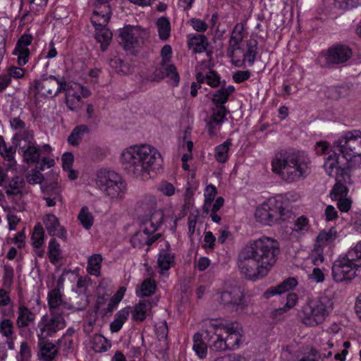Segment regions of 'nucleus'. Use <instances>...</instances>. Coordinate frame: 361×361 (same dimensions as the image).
I'll return each mask as SVG.
<instances>
[{
  "label": "nucleus",
  "mask_w": 361,
  "mask_h": 361,
  "mask_svg": "<svg viewBox=\"0 0 361 361\" xmlns=\"http://www.w3.org/2000/svg\"><path fill=\"white\" fill-rule=\"evenodd\" d=\"M280 253L277 240L262 237L249 240L239 251L237 266L247 279L256 281L267 276Z\"/></svg>",
  "instance_id": "1"
},
{
  "label": "nucleus",
  "mask_w": 361,
  "mask_h": 361,
  "mask_svg": "<svg viewBox=\"0 0 361 361\" xmlns=\"http://www.w3.org/2000/svg\"><path fill=\"white\" fill-rule=\"evenodd\" d=\"M125 169L135 178L146 180L162 167L160 152L147 144L135 145L125 149L121 154Z\"/></svg>",
  "instance_id": "2"
},
{
  "label": "nucleus",
  "mask_w": 361,
  "mask_h": 361,
  "mask_svg": "<svg viewBox=\"0 0 361 361\" xmlns=\"http://www.w3.org/2000/svg\"><path fill=\"white\" fill-rule=\"evenodd\" d=\"M311 161L303 151L281 152L272 160V171L289 183L305 179L311 171Z\"/></svg>",
  "instance_id": "3"
},
{
  "label": "nucleus",
  "mask_w": 361,
  "mask_h": 361,
  "mask_svg": "<svg viewBox=\"0 0 361 361\" xmlns=\"http://www.w3.org/2000/svg\"><path fill=\"white\" fill-rule=\"evenodd\" d=\"M334 302L326 291L309 299L302 307L300 317L302 324L307 326L322 324L331 314Z\"/></svg>",
  "instance_id": "4"
},
{
  "label": "nucleus",
  "mask_w": 361,
  "mask_h": 361,
  "mask_svg": "<svg viewBox=\"0 0 361 361\" xmlns=\"http://www.w3.org/2000/svg\"><path fill=\"white\" fill-rule=\"evenodd\" d=\"M96 184L111 199L122 198L127 190L126 183L119 174L106 169L98 171Z\"/></svg>",
  "instance_id": "5"
},
{
  "label": "nucleus",
  "mask_w": 361,
  "mask_h": 361,
  "mask_svg": "<svg viewBox=\"0 0 361 361\" xmlns=\"http://www.w3.org/2000/svg\"><path fill=\"white\" fill-rule=\"evenodd\" d=\"M290 214L281 200L271 198L257 208L255 216L257 221L271 226L279 221H285Z\"/></svg>",
  "instance_id": "6"
},
{
  "label": "nucleus",
  "mask_w": 361,
  "mask_h": 361,
  "mask_svg": "<svg viewBox=\"0 0 361 361\" xmlns=\"http://www.w3.org/2000/svg\"><path fill=\"white\" fill-rule=\"evenodd\" d=\"M333 147L343 154L348 161L358 158L361 161V133L347 132L343 137L334 142Z\"/></svg>",
  "instance_id": "7"
},
{
  "label": "nucleus",
  "mask_w": 361,
  "mask_h": 361,
  "mask_svg": "<svg viewBox=\"0 0 361 361\" xmlns=\"http://www.w3.org/2000/svg\"><path fill=\"white\" fill-rule=\"evenodd\" d=\"M66 321L61 312H50V315H44L38 324L39 332L37 334L39 340H44L54 336L56 332L63 329Z\"/></svg>",
  "instance_id": "8"
},
{
  "label": "nucleus",
  "mask_w": 361,
  "mask_h": 361,
  "mask_svg": "<svg viewBox=\"0 0 361 361\" xmlns=\"http://www.w3.org/2000/svg\"><path fill=\"white\" fill-rule=\"evenodd\" d=\"M66 82L63 78L54 75L42 76L34 81L33 87L38 94L47 98H53L66 89Z\"/></svg>",
  "instance_id": "9"
},
{
  "label": "nucleus",
  "mask_w": 361,
  "mask_h": 361,
  "mask_svg": "<svg viewBox=\"0 0 361 361\" xmlns=\"http://www.w3.org/2000/svg\"><path fill=\"white\" fill-rule=\"evenodd\" d=\"M205 339L209 349L213 352L220 353L228 350L224 334L219 327V323L213 320L204 322Z\"/></svg>",
  "instance_id": "10"
},
{
  "label": "nucleus",
  "mask_w": 361,
  "mask_h": 361,
  "mask_svg": "<svg viewBox=\"0 0 361 361\" xmlns=\"http://www.w3.org/2000/svg\"><path fill=\"white\" fill-rule=\"evenodd\" d=\"M164 214L161 210H156L152 212L149 218L144 223L145 228L138 231L131 238L130 242L134 247L140 248L147 245V233L156 231L162 224Z\"/></svg>",
  "instance_id": "11"
},
{
  "label": "nucleus",
  "mask_w": 361,
  "mask_h": 361,
  "mask_svg": "<svg viewBox=\"0 0 361 361\" xmlns=\"http://www.w3.org/2000/svg\"><path fill=\"white\" fill-rule=\"evenodd\" d=\"M218 301L237 312H242L247 307L243 290L240 287H231L218 295Z\"/></svg>",
  "instance_id": "12"
},
{
  "label": "nucleus",
  "mask_w": 361,
  "mask_h": 361,
  "mask_svg": "<svg viewBox=\"0 0 361 361\" xmlns=\"http://www.w3.org/2000/svg\"><path fill=\"white\" fill-rule=\"evenodd\" d=\"M360 267L349 261L345 256L339 257L333 264L332 276L335 281H350L357 276Z\"/></svg>",
  "instance_id": "13"
},
{
  "label": "nucleus",
  "mask_w": 361,
  "mask_h": 361,
  "mask_svg": "<svg viewBox=\"0 0 361 361\" xmlns=\"http://www.w3.org/2000/svg\"><path fill=\"white\" fill-rule=\"evenodd\" d=\"M121 44L126 51L140 47L147 36V32L139 26H128L121 32Z\"/></svg>",
  "instance_id": "14"
},
{
  "label": "nucleus",
  "mask_w": 361,
  "mask_h": 361,
  "mask_svg": "<svg viewBox=\"0 0 361 361\" xmlns=\"http://www.w3.org/2000/svg\"><path fill=\"white\" fill-rule=\"evenodd\" d=\"M351 56V51L345 46H336L322 52L318 61L322 66L339 64L345 62Z\"/></svg>",
  "instance_id": "15"
},
{
  "label": "nucleus",
  "mask_w": 361,
  "mask_h": 361,
  "mask_svg": "<svg viewBox=\"0 0 361 361\" xmlns=\"http://www.w3.org/2000/svg\"><path fill=\"white\" fill-rule=\"evenodd\" d=\"M219 327L226 336L225 340L227 343L228 350H234L239 348L243 342V331L242 326L237 322L229 324L219 323Z\"/></svg>",
  "instance_id": "16"
},
{
  "label": "nucleus",
  "mask_w": 361,
  "mask_h": 361,
  "mask_svg": "<svg viewBox=\"0 0 361 361\" xmlns=\"http://www.w3.org/2000/svg\"><path fill=\"white\" fill-rule=\"evenodd\" d=\"M63 278L59 277L56 282V286L48 293V305L50 312L62 313L66 303L62 300V289L63 288Z\"/></svg>",
  "instance_id": "17"
},
{
  "label": "nucleus",
  "mask_w": 361,
  "mask_h": 361,
  "mask_svg": "<svg viewBox=\"0 0 361 361\" xmlns=\"http://www.w3.org/2000/svg\"><path fill=\"white\" fill-rule=\"evenodd\" d=\"M228 113V111L224 105H216L212 109V114L207 122L208 131L211 136L216 135Z\"/></svg>",
  "instance_id": "18"
},
{
  "label": "nucleus",
  "mask_w": 361,
  "mask_h": 361,
  "mask_svg": "<svg viewBox=\"0 0 361 361\" xmlns=\"http://www.w3.org/2000/svg\"><path fill=\"white\" fill-rule=\"evenodd\" d=\"M33 37L30 34H23L18 40L16 47L13 51L14 55L18 56V63L20 66L25 65L29 59L30 49Z\"/></svg>",
  "instance_id": "19"
},
{
  "label": "nucleus",
  "mask_w": 361,
  "mask_h": 361,
  "mask_svg": "<svg viewBox=\"0 0 361 361\" xmlns=\"http://www.w3.org/2000/svg\"><path fill=\"white\" fill-rule=\"evenodd\" d=\"M324 168L329 176H335L338 179L339 172L342 176L343 168L340 161V154L334 151H329L325 157H324Z\"/></svg>",
  "instance_id": "20"
},
{
  "label": "nucleus",
  "mask_w": 361,
  "mask_h": 361,
  "mask_svg": "<svg viewBox=\"0 0 361 361\" xmlns=\"http://www.w3.org/2000/svg\"><path fill=\"white\" fill-rule=\"evenodd\" d=\"M42 221L48 233L51 236H57L64 240H66V230L61 225L59 218L54 214H45L42 218Z\"/></svg>",
  "instance_id": "21"
},
{
  "label": "nucleus",
  "mask_w": 361,
  "mask_h": 361,
  "mask_svg": "<svg viewBox=\"0 0 361 361\" xmlns=\"http://www.w3.org/2000/svg\"><path fill=\"white\" fill-rule=\"evenodd\" d=\"M154 79L160 81L164 78H169L174 85H178L179 82V75L176 68L173 64L169 63H160L159 67L154 72Z\"/></svg>",
  "instance_id": "22"
},
{
  "label": "nucleus",
  "mask_w": 361,
  "mask_h": 361,
  "mask_svg": "<svg viewBox=\"0 0 361 361\" xmlns=\"http://www.w3.org/2000/svg\"><path fill=\"white\" fill-rule=\"evenodd\" d=\"M96 9L93 11L91 22L96 28L106 27L111 17V8L109 5L96 6Z\"/></svg>",
  "instance_id": "23"
},
{
  "label": "nucleus",
  "mask_w": 361,
  "mask_h": 361,
  "mask_svg": "<svg viewBox=\"0 0 361 361\" xmlns=\"http://www.w3.org/2000/svg\"><path fill=\"white\" fill-rule=\"evenodd\" d=\"M157 264L160 269V274H164L171 267L175 264L174 254L170 250L168 243L166 244V249L160 250L157 257Z\"/></svg>",
  "instance_id": "24"
},
{
  "label": "nucleus",
  "mask_w": 361,
  "mask_h": 361,
  "mask_svg": "<svg viewBox=\"0 0 361 361\" xmlns=\"http://www.w3.org/2000/svg\"><path fill=\"white\" fill-rule=\"evenodd\" d=\"M338 237V234L335 227L324 229L317 236L314 245L324 250L326 246L334 243Z\"/></svg>",
  "instance_id": "25"
},
{
  "label": "nucleus",
  "mask_w": 361,
  "mask_h": 361,
  "mask_svg": "<svg viewBox=\"0 0 361 361\" xmlns=\"http://www.w3.org/2000/svg\"><path fill=\"white\" fill-rule=\"evenodd\" d=\"M20 150L23 152V159L28 164H35L39 162L40 149L35 145H24L20 143Z\"/></svg>",
  "instance_id": "26"
},
{
  "label": "nucleus",
  "mask_w": 361,
  "mask_h": 361,
  "mask_svg": "<svg viewBox=\"0 0 361 361\" xmlns=\"http://www.w3.org/2000/svg\"><path fill=\"white\" fill-rule=\"evenodd\" d=\"M152 303L149 300H142L136 304L132 311V318L136 322H143L151 313Z\"/></svg>",
  "instance_id": "27"
},
{
  "label": "nucleus",
  "mask_w": 361,
  "mask_h": 361,
  "mask_svg": "<svg viewBox=\"0 0 361 361\" xmlns=\"http://www.w3.org/2000/svg\"><path fill=\"white\" fill-rule=\"evenodd\" d=\"M39 357L42 361H53L58 353V348L52 343L39 340Z\"/></svg>",
  "instance_id": "28"
},
{
  "label": "nucleus",
  "mask_w": 361,
  "mask_h": 361,
  "mask_svg": "<svg viewBox=\"0 0 361 361\" xmlns=\"http://www.w3.org/2000/svg\"><path fill=\"white\" fill-rule=\"evenodd\" d=\"M48 0H21L20 9L24 11L23 18L30 13L37 14L47 6Z\"/></svg>",
  "instance_id": "29"
},
{
  "label": "nucleus",
  "mask_w": 361,
  "mask_h": 361,
  "mask_svg": "<svg viewBox=\"0 0 361 361\" xmlns=\"http://www.w3.org/2000/svg\"><path fill=\"white\" fill-rule=\"evenodd\" d=\"M17 314L16 325L19 329L28 326L35 319V313L24 305L19 306Z\"/></svg>",
  "instance_id": "30"
},
{
  "label": "nucleus",
  "mask_w": 361,
  "mask_h": 361,
  "mask_svg": "<svg viewBox=\"0 0 361 361\" xmlns=\"http://www.w3.org/2000/svg\"><path fill=\"white\" fill-rule=\"evenodd\" d=\"M65 87L62 92H66V103L68 108L71 111H78L82 106L80 95L75 93L67 83Z\"/></svg>",
  "instance_id": "31"
},
{
  "label": "nucleus",
  "mask_w": 361,
  "mask_h": 361,
  "mask_svg": "<svg viewBox=\"0 0 361 361\" xmlns=\"http://www.w3.org/2000/svg\"><path fill=\"white\" fill-rule=\"evenodd\" d=\"M188 48L194 53H202L209 45L207 37L203 35L189 36L188 40Z\"/></svg>",
  "instance_id": "32"
},
{
  "label": "nucleus",
  "mask_w": 361,
  "mask_h": 361,
  "mask_svg": "<svg viewBox=\"0 0 361 361\" xmlns=\"http://www.w3.org/2000/svg\"><path fill=\"white\" fill-rule=\"evenodd\" d=\"M24 185V180L18 176L14 175L11 179L8 178L2 188L5 189L6 193L8 195H11L20 193Z\"/></svg>",
  "instance_id": "33"
},
{
  "label": "nucleus",
  "mask_w": 361,
  "mask_h": 361,
  "mask_svg": "<svg viewBox=\"0 0 361 361\" xmlns=\"http://www.w3.org/2000/svg\"><path fill=\"white\" fill-rule=\"evenodd\" d=\"M336 180L337 183L335 184L331 192V199L335 201L346 197L348 190L345 185L341 183V181L343 180L345 183H347L348 180H350V176L347 173H345L341 178L338 176V179Z\"/></svg>",
  "instance_id": "34"
},
{
  "label": "nucleus",
  "mask_w": 361,
  "mask_h": 361,
  "mask_svg": "<svg viewBox=\"0 0 361 361\" xmlns=\"http://www.w3.org/2000/svg\"><path fill=\"white\" fill-rule=\"evenodd\" d=\"M0 153L6 161L7 171H16V161L14 159L16 149L12 146L7 147L3 142L0 144Z\"/></svg>",
  "instance_id": "35"
},
{
  "label": "nucleus",
  "mask_w": 361,
  "mask_h": 361,
  "mask_svg": "<svg viewBox=\"0 0 361 361\" xmlns=\"http://www.w3.org/2000/svg\"><path fill=\"white\" fill-rule=\"evenodd\" d=\"M298 284L297 280L294 278H289L277 286L270 288L267 291L265 292L264 295L266 298L281 294L286 291H288L295 288Z\"/></svg>",
  "instance_id": "36"
},
{
  "label": "nucleus",
  "mask_w": 361,
  "mask_h": 361,
  "mask_svg": "<svg viewBox=\"0 0 361 361\" xmlns=\"http://www.w3.org/2000/svg\"><path fill=\"white\" fill-rule=\"evenodd\" d=\"M310 228L309 219L304 216H300L293 223L292 234L297 237L303 236L310 230Z\"/></svg>",
  "instance_id": "37"
},
{
  "label": "nucleus",
  "mask_w": 361,
  "mask_h": 361,
  "mask_svg": "<svg viewBox=\"0 0 361 361\" xmlns=\"http://www.w3.org/2000/svg\"><path fill=\"white\" fill-rule=\"evenodd\" d=\"M235 91L233 85L222 86L219 90L213 94L212 102L216 105H224L228 100V97Z\"/></svg>",
  "instance_id": "38"
},
{
  "label": "nucleus",
  "mask_w": 361,
  "mask_h": 361,
  "mask_svg": "<svg viewBox=\"0 0 361 361\" xmlns=\"http://www.w3.org/2000/svg\"><path fill=\"white\" fill-rule=\"evenodd\" d=\"M90 284V279L88 278H79L76 286L80 293V302L78 306L75 307V309L81 310L85 309L88 305L87 296L85 294L87 287Z\"/></svg>",
  "instance_id": "39"
},
{
  "label": "nucleus",
  "mask_w": 361,
  "mask_h": 361,
  "mask_svg": "<svg viewBox=\"0 0 361 361\" xmlns=\"http://www.w3.org/2000/svg\"><path fill=\"white\" fill-rule=\"evenodd\" d=\"M112 32L106 27L95 28V38L100 43L101 49L105 51L112 39Z\"/></svg>",
  "instance_id": "40"
},
{
  "label": "nucleus",
  "mask_w": 361,
  "mask_h": 361,
  "mask_svg": "<svg viewBox=\"0 0 361 361\" xmlns=\"http://www.w3.org/2000/svg\"><path fill=\"white\" fill-rule=\"evenodd\" d=\"M47 255L51 264H56L62 259V250L60 244L55 238L49 242Z\"/></svg>",
  "instance_id": "41"
},
{
  "label": "nucleus",
  "mask_w": 361,
  "mask_h": 361,
  "mask_svg": "<svg viewBox=\"0 0 361 361\" xmlns=\"http://www.w3.org/2000/svg\"><path fill=\"white\" fill-rule=\"evenodd\" d=\"M90 128L87 125L75 126L68 137V142L73 146H78L85 134L88 133Z\"/></svg>",
  "instance_id": "42"
},
{
  "label": "nucleus",
  "mask_w": 361,
  "mask_h": 361,
  "mask_svg": "<svg viewBox=\"0 0 361 361\" xmlns=\"http://www.w3.org/2000/svg\"><path fill=\"white\" fill-rule=\"evenodd\" d=\"M232 145L231 139H227L214 149V157L219 163H225L228 159V152Z\"/></svg>",
  "instance_id": "43"
},
{
  "label": "nucleus",
  "mask_w": 361,
  "mask_h": 361,
  "mask_svg": "<svg viewBox=\"0 0 361 361\" xmlns=\"http://www.w3.org/2000/svg\"><path fill=\"white\" fill-rule=\"evenodd\" d=\"M130 309V307L123 308L116 314L115 319L110 324V329L112 332H118L120 331L129 317Z\"/></svg>",
  "instance_id": "44"
},
{
  "label": "nucleus",
  "mask_w": 361,
  "mask_h": 361,
  "mask_svg": "<svg viewBox=\"0 0 361 361\" xmlns=\"http://www.w3.org/2000/svg\"><path fill=\"white\" fill-rule=\"evenodd\" d=\"M103 258L100 254H94L87 259V271L92 276H99L101 272Z\"/></svg>",
  "instance_id": "45"
},
{
  "label": "nucleus",
  "mask_w": 361,
  "mask_h": 361,
  "mask_svg": "<svg viewBox=\"0 0 361 361\" xmlns=\"http://www.w3.org/2000/svg\"><path fill=\"white\" fill-rule=\"evenodd\" d=\"M258 42L255 39H250L247 42L246 51L243 54V63L247 61L249 66H252L257 54Z\"/></svg>",
  "instance_id": "46"
},
{
  "label": "nucleus",
  "mask_w": 361,
  "mask_h": 361,
  "mask_svg": "<svg viewBox=\"0 0 361 361\" xmlns=\"http://www.w3.org/2000/svg\"><path fill=\"white\" fill-rule=\"evenodd\" d=\"M196 80L198 83L206 82L212 87H217L220 85V77L214 71H209L205 75L199 72L196 75Z\"/></svg>",
  "instance_id": "47"
},
{
  "label": "nucleus",
  "mask_w": 361,
  "mask_h": 361,
  "mask_svg": "<svg viewBox=\"0 0 361 361\" xmlns=\"http://www.w3.org/2000/svg\"><path fill=\"white\" fill-rule=\"evenodd\" d=\"M192 348L198 357L201 359L204 358L207 353L208 343L206 344L202 340V335L200 333H195L192 338Z\"/></svg>",
  "instance_id": "48"
},
{
  "label": "nucleus",
  "mask_w": 361,
  "mask_h": 361,
  "mask_svg": "<svg viewBox=\"0 0 361 361\" xmlns=\"http://www.w3.org/2000/svg\"><path fill=\"white\" fill-rule=\"evenodd\" d=\"M92 349L96 353L107 351L111 346V343L106 338L100 334H96L92 338Z\"/></svg>",
  "instance_id": "49"
},
{
  "label": "nucleus",
  "mask_w": 361,
  "mask_h": 361,
  "mask_svg": "<svg viewBox=\"0 0 361 361\" xmlns=\"http://www.w3.org/2000/svg\"><path fill=\"white\" fill-rule=\"evenodd\" d=\"M156 25L159 38L162 40H166L171 34V24L169 19L166 17H161L157 19Z\"/></svg>",
  "instance_id": "50"
},
{
  "label": "nucleus",
  "mask_w": 361,
  "mask_h": 361,
  "mask_svg": "<svg viewBox=\"0 0 361 361\" xmlns=\"http://www.w3.org/2000/svg\"><path fill=\"white\" fill-rule=\"evenodd\" d=\"M157 288L156 282L151 279H146L140 285V290H137L139 297H148L154 293Z\"/></svg>",
  "instance_id": "51"
},
{
  "label": "nucleus",
  "mask_w": 361,
  "mask_h": 361,
  "mask_svg": "<svg viewBox=\"0 0 361 361\" xmlns=\"http://www.w3.org/2000/svg\"><path fill=\"white\" fill-rule=\"evenodd\" d=\"M216 193V188L213 185H209L205 188L204 193V203L203 206V212L204 213L209 214L210 212V207L213 201L214 200Z\"/></svg>",
  "instance_id": "52"
},
{
  "label": "nucleus",
  "mask_w": 361,
  "mask_h": 361,
  "mask_svg": "<svg viewBox=\"0 0 361 361\" xmlns=\"http://www.w3.org/2000/svg\"><path fill=\"white\" fill-rule=\"evenodd\" d=\"M44 231L42 226L38 223L37 224L32 233V243L34 247L39 248L44 243Z\"/></svg>",
  "instance_id": "53"
},
{
  "label": "nucleus",
  "mask_w": 361,
  "mask_h": 361,
  "mask_svg": "<svg viewBox=\"0 0 361 361\" xmlns=\"http://www.w3.org/2000/svg\"><path fill=\"white\" fill-rule=\"evenodd\" d=\"M78 219L85 229H90L94 223V216L86 206L80 209Z\"/></svg>",
  "instance_id": "54"
},
{
  "label": "nucleus",
  "mask_w": 361,
  "mask_h": 361,
  "mask_svg": "<svg viewBox=\"0 0 361 361\" xmlns=\"http://www.w3.org/2000/svg\"><path fill=\"white\" fill-rule=\"evenodd\" d=\"M344 256L355 265L361 268V241L350 249Z\"/></svg>",
  "instance_id": "55"
},
{
  "label": "nucleus",
  "mask_w": 361,
  "mask_h": 361,
  "mask_svg": "<svg viewBox=\"0 0 361 361\" xmlns=\"http://www.w3.org/2000/svg\"><path fill=\"white\" fill-rule=\"evenodd\" d=\"M244 30L245 28L243 23H237L231 32L229 43L233 46H240L245 37Z\"/></svg>",
  "instance_id": "56"
},
{
  "label": "nucleus",
  "mask_w": 361,
  "mask_h": 361,
  "mask_svg": "<svg viewBox=\"0 0 361 361\" xmlns=\"http://www.w3.org/2000/svg\"><path fill=\"white\" fill-rule=\"evenodd\" d=\"M331 355L332 353L331 351H329L326 354L325 353H320L314 349H312L308 353L304 355L297 361H322V357H331Z\"/></svg>",
  "instance_id": "57"
},
{
  "label": "nucleus",
  "mask_w": 361,
  "mask_h": 361,
  "mask_svg": "<svg viewBox=\"0 0 361 361\" xmlns=\"http://www.w3.org/2000/svg\"><path fill=\"white\" fill-rule=\"evenodd\" d=\"M0 334L6 338H11L14 335V325L9 319H4L0 322Z\"/></svg>",
  "instance_id": "58"
},
{
  "label": "nucleus",
  "mask_w": 361,
  "mask_h": 361,
  "mask_svg": "<svg viewBox=\"0 0 361 361\" xmlns=\"http://www.w3.org/2000/svg\"><path fill=\"white\" fill-rule=\"evenodd\" d=\"M14 276L13 268L9 264H5L4 267L3 286L5 288H10L13 283Z\"/></svg>",
  "instance_id": "59"
},
{
  "label": "nucleus",
  "mask_w": 361,
  "mask_h": 361,
  "mask_svg": "<svg viewBox=\"0 0 361 361\" xmlns=\"http://www.w3.org/2000/svg\"><path fill=\"white\" fill-rule=\"evenodd\" d=\"M32 353L30 347L26 341L20 343V351L17 355V361H30Z\"/></svg>",
  "instance_id": "60"
},
{
  "label": "nucleus",
  "mask_w": 361,
  "mask_h": 361,
  "mask_svg": "<svg viewBox=\"0 0 361 361\" xmlns=\"http://www.w3.org/2000/svg\"><path fill=\"white\" fill-rule=\"evenodd\" d=\"M334 6L339 9H348L361 4V0H334Z\"/></svg>",
  "instance_id": "61"
},
{
  "label": "nucleus",
  "mask_w": 361,
  "mask_h": 361,
  "mask_svg": "<svg viewBox=\"0 0 361 361\" xmlns=\"http://www.w3.org/2000/svg\"><path fill=\"white\" fill-rule=\"evenodd\" d=\"M43 200L46 202L47 207H54L57 202H62V196L59 190L44 196Z\"/></svg>",
  "instance_id": "62"
},
{
  "label": "nucleus",
  "mask_w": 361,
  "mask_h": 361,
  "mask_svg": "<svg viewBox=\"0 0 361 361\" xmlns=\"http://www.w3.org/2000/svg\"><path fill=\"white\" fill-rule=\"evenodd\" d=\"M310 259L314 265H319L324 262V250L317 247L315 245L310 256Z\"/></svg>",
  "instance_id": "63"
},
{
  "label": "nucleus",
  "mask_w": 361,
  "mask_h": 361,
  "mask_svg": "<svg viewBox=\"0 0 361 361\" xmlns=\"http://www.w3.org/2000/svg\"><path fill=\"white\" fill-rule=\"evenodd\" d=\"M41 54L46 59H51L57 56L58 52L53 41L44 48Z\"/></svg>",
  "instance_id": "64"
}]
</instances>
